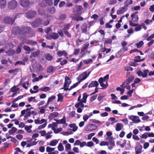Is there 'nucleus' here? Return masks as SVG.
I'll use <instances>...</instances> for the list:
<instances>
[{
  "label": "nucleus",
  "mask_w": 154,
  "mask_h": 154,
  "mask_svg": "<svg viewBox=\"0 0 154 154\" xmlns=\"http://www.w3.org/2000/svg\"><path fill=\"white\" fill-rule=\"evenodd\" d=\"M109 78V75L107 74L104 78L100 77L98 80V82L100 86L103 87L102 89H105L108 86V81Z\"/></svg>",
  "instance_id": "1"
},
{
  "label": "nucleus",
  "mask_w": 154,
  "mask_h": 154,
  "mask_svg": "<svg viewBox=\"0 0 154 154\" xmlns=\"http://www.w3.org/2000/svg\"><path fill=\"white\" fill-rule=\"evenodd\" d=\"M31 108H26V109H24L22 110L21 112V115L20 116V117H21L24 116V120H25L31 116V113L30 110Z\"/></svg>",
  "instance_id": "2"
},
{
  "label": "nucleus",
  "mask_w": 154,
  "mask_h": 154,
  "mask_svg": "<svg viewBox=\"0 0 154 154\" xmlns=\"http://www.w3.org/2000/svg\"><path fill=\"white\" fill-rule=\"evenodd\" d=\"M42 20L40 18H37L31 23V26L34 28L39 26L42 23Z\"/></svg>",
  "instance_id": "3"
},
{
  "label": "nucleus",
  "mask_w": 154,
  "mask_h": 154,
  "mask_svg": "<svg viewBox=\"0 0 154 154\" xmlns=\"http://www.w3.org/2000/svg\"><path fill=\"white\" fill-rule=\"evenodd\" d=\"M17 2L16 1L12 0L9 2L8 6L9 9L12 10L15 9L17 7Z\"/></svg>",
  "instance_id": "4"
},
{
  "label": "nucleus",
  "mask_w": 154,
  "mask_h": 154,
  "mask_svg": "<svg viewBox=\"0 0 154 154\" xmlns=\"http://www.w3.org/2000/svg\"><path fill=\"white\" fill-rule=\"evenodd\" d=\"M31 28L29 26H24L21 29V31L19 32V34L21 35L28 33L29 32Z\"/></svg>",
  "instance_id": "5"
},
{
  "label": "nucleus",
  "mask_w": 154,
  "mask_h": 154,
  "mask_svg": "<svg viewBox=\"0 0 154 154\" xmlns=\"http://www.w3.org/2000/svg\"><path fill=\"white\" fill-rule=\"evenodd\" d=\"M36 12L35 11H30L26 13L25 16L29 19L34 17L36 15Z\"/></svg>",
  "instance_id": "6"
},
{
  "label": "nucleus",
  "mask_w": 154,
  "mask_h": 154,
  "mask_svg": "<svg viewBox=\"0 0 154 154\" xmlns=\"http://www.w3.org/2000/svg\"><path fill=\"white\" fill-rule=\"evenodd\" d=\"M149 72V71L148 69L144 70L143 72L140 70L137 72V73L138 76H142L143 78H145L147 76V74Z\"/></svg>",
  "instance_id": "7"
},
{
  "label": "nucleus",
  "mask_w": 154,
  "mask_h": 154,
  "mask_svg": "<svg viewBox=\"0 0 154 154\" xmlns=\"http://www.w3.org/2000/svg\"><path fill=\"white\" fill-rule=\"evenodd\" d=\"M97 128V126L94 124H88L85 126V129L87 131H91L94 130Z\"/></svg>",
  "instance_id": "8"
},
{
  "label": "nucleus",
  "mask_w": 154,
  "mask_h": 154,
  "mask_svg": "<svg viewBox=\"0 0 154 154\" xmlns=\"http://www.w3.org/2000/svg\"><path fill=\"white\" fill-rule=\"evenodd\" d=\"M71 83V81L69 77L66 76L65 79V82L64 84V88H62L61 89H64V88H68L69 85Z\"/></svg>",
  "instance_id": "9"
},
{
  "label": "nucleus",
  "mask_w": 154,
  "mask_h": 154,
  "mask_svg": "<svg viewBox=\"0 0 154 154\" xmlns=\"http://www.w3.org/2000/svg\"><path fill=\"white\" fill-rule=\"evenodd\" d=\"M129 119L131 120L134 123H137L140 122L139 117L138 116L132 115L128 116Z\"/></svg>",
  "instance_id": "10"
},
{
  "label": "nucleus",
  "mask_w": 154,
  "mask_h": 154,
  "mask_svg": "<svg viewBox=\"0 0 154 154\" xmlns=\"http://www.w3.org/2000/svg\"><path fill=\"white\" fill-rule=\"evenodd\" d=\"M83 9L82 7L80 5L76 6L74 10V13L77 15H80Z\"/></svg>",
  "instance_id": "11"
},
{
  "label": "nucleus",
  "mask_w": 154,
  "mask_h": 154,
  "mask_svg": "<svg viewBox=\"0 0 154 154\" xmlns=\"http://www.w3.org/2000/svg\"><path fill=\"white\" fill-rule=\"evenodd\" d=\"M30 1L29 0H21L20 5L23 7H29L30 5Z\"/></svg>",
  "instance_id": "12"
},
{
  "label": "nucleus",
  "mask_w": 154,
  "mask_h": 154,
  "mask_svg": "<svg viewBox=\"0 0 154 154\" xmlns=\"http://www.w3.org/2000/svg\"><path fill=\"white\" fill-rule=\"evenodd\" d=\"M4 20L5 22L6 23L12 24L14 20L13 18L7 17L4 18Z\"/></svg>",
  "instance_id": "13"
},
{
  "label": "nucleus",
  "mask_w": 154,
  "mask_h": 154,
  "mask_svg": "<svg viewBox=\"0 0 154 154\" xmlns=\"http://www.w3.org/2000/svg\"><path fill=\"white\" fill-rule=\"evenodd\" d=\"M82 80H80L78 82L73 84L72 86H71L69 88H64V90H71L73 88H75L81 82H82Z\"/></svg>",
  "instance_id": "14"
},
{
  "label": "nucleus",
  "mask_w": 154,
  "mask_h": 154,
  "mask_svg": "<svg viewBox=\"0 0 154 154\" xmlns=\"http://www.w3.org/2000/svg\"><path fill=\"white\" fill-rule=\"evenodd\" d=\"M91 72V71H89L88 73L87 71H85L82 73L81 75L83 77L80 80H82V81L85 79L90 74Z\"/></svg>",
  "instance_id": "15"
},
{
  "label": "nucleus",
  "mask_w": 154,
  "mask_h": 154,
  "mask_svg": "<svg viewBox=\"0 0 154 154\" xmlns=\"http://www.w3.org/2000/svg\"><path fill=\"white\" fill-rule=\"evenodd\" d=\"M98 85L99 84L97 81H92L89 85L88 87V88H92L94 87H97Z\"/></svg>",
  "instance_id": "16"
},
{
  "label": "nucleus",
  "mask_w": 154,
  "mask_h": 154,
  "mask_svg": "<svg viewBox=\"0 0 154 154\" xmlns=\"http://www.w3.org/2000/svg\"><path fill=\"white\" fill-rule=\"evenodd\" d=\"M127 8L126 6H124L117 10V13L118 14H120L124 13L126 11V8Z\"/></svg>",
  "instance_id": "17"
},
{
  "label": "nucleus",
  "mask_w": 154,
  "mask_h": 154,
  "mask_svg": "<svg viewBox=\"0 0 154 154\" xmlns=\"http://www.w3.org/2000/svg\"><path fill=\"white\" fill-rule=\"evenodd\" d=\"M21 31V29L18 26H16L13 28L12 30V32L14 35L19 34L20 31Z\"/></svg>",
  "instance_id": "18"
},
{
  "label": "nucleus",
  "mask_w": 154,
  "mask_h": 154,
  "mask_svg": "<svg viewBox=\"0 0 154 154\" xmlns=\"http://www.w3.org/2000/svg\"><path fill=\"white\" fill-rule=\"evenodd\" d=\"M57 54L59 57H61L63 55L65 57H66L68 55L67 52L64 50L62 51L60 50L57 53Z\"/></svg>",
  "instance_id": "19"
},
{
  "label": "nucleus",
  "mask_w": 154,
  "mask_h": 154,
  "mask_svg": "<svg viewBox=\"0 0 154 154\" xmlns=\"http://www.w3.org/2000/svg\"><path fill=\"white\" fill-rule=\"evenodd\" d=\"M58 115V113L57 112H54L52 113L49 115L48 116V119L50 120H51L53 118L57 117Z\"/></svg>",
  "instance_id": "20"
},
{
  "label": "nucleus",
  "mask_w": 154,
  "mask_h": 154,
  "mask_svg": "<svg viewBox=\"0 0 154 154\" xmlns=\"http://www.w3.org/2000/svg\"><path fill=\"white\" fill-rule=\"evenodd\" d=\"M142 146L141 145L137 146L135 148V154H140L142 152Z\"/></svg>",
  "instance_id": "21"
},
{
  "label": "nucleus",
  "mask_w": 154,
  "mask_h": 154,
  "mask_svg": "<svg viewBox=\"0 0 154 154\" xmlns=\"http://www.w3.org/2000/svg\"><path fill=\"white\" fill-rule=\"evenodd\" d=\"M6 0H0V8L1 9H4L6 5Z\"/></svg>",
  "instance_id": "22"
},
{
  "label": "nucleus",
  "mask_w": 154,
  "mask_h": 154,
  "mask_svg": "<svg viewBox=\"0 0 154 154\" xmlns=\"http://www.w3.org/2000/svg\"><path fill=\"white\" fill-rule=\"evenodd\" d=\"M59 140L54 139L51 140L49 145L51 146H55L58 143Z\"/></svg>",
  "instance_id": "23"
},
{
  "label": "nucleus",
  "mask_w": 154,
  "mask_h": 154,
  "mask_svg": "<svg viewBox=\"0 0 154 154\" xmlns=\"http://www.w3.org/2000/svg\"><path fill=\"white\" fill-rule=\"evenodd\" d=\"M123 127V124L120 123H118L116 124V130L117 131H120Z\"/></svg>",
  "instance_id": "24"
},
{
  "label": "nucleus",
  "mask_w": 154,
  "mask_h": 154,
  "mask_svg": "<svg viewBox=\"0 0 154 154\" xmlns=\"http://www.w3.org/2000/svg\"><path fill=\"white\" fill-rule=\"evenodd\" d=\"M131 17L132 18V20L133 22H137L138 20L139 17L137 15L132 14L131 15Z\"/></svg>",
  "instance_id": "25"
},
{
  "label": "nucleus",
  "mask_w": 154,
  "mask_h": 154,
  "mask_svg": "<svg viewBox=\"0 0 154 154\" xmlns=\"http://www.w3.org/2000/svg\"><path fill=\"white\" fill-rule=\"evenodd\" d=\"M134 76L133 75H130L126 79V85H128L134 79Z\"/></svg>",
  "instance_id": "26"
},
{
  "label": "nucleus",
  "mask_w": 154,
  "mask_h": 154,
  "mask_svg": "<svg viewBox=\"0 0 154 154\" xmlns=\"http://www.w3.org/2000/svg\"><path fill=\"white\" fill-rule=\"evenodd\" d=\"M69 126L71 128H72V130L73 132H75L78 129V127L76 126L75 124H71L69 125Z\"/></svg>",
  "instance_id": "27"
},
{
  "label": "nucleus",
  "mask_w": 154,
  "mask_h": 154,
  "mask_svg": "<svg viewBox=\"0 0 154 154\" xmlns=\"http://www.w3.org/2000/svg\"><path fill=\"white\" fill-rule=\"evenodd\" d=\"M56 10L54 7H51L49 8L48 9L47 12L51 14H53L55 12Z\"/></svg>",
  "instance_id": "28"
},
{
  "label": "nucleus",
  "mask_w": 154,
  "mask_h": 154,
  "mask_svg": "<svg viewBox=\"0 0 154 154\" xmlns=\"http://www.w3.org/2000/svg\"><path fill=\"white\" fill-rule=\"evenodd\" d=\"M83 103H84V102H82V100H81V101L79 102L78 103L75 104V108H78L79 106L83 108L85 106L84 105Z\"/></svg>",
  "instance_id": "29"
},
{
  "label": "nucleus",
  "mask_w": 154,
  "mask_h": 154,
  "mask_svg": "<svg viewBox=\"0 0 154 154\" xmlns=\"http://www.w3.org/2000/svg\"><path fill=\"white\" fill-rule=\"evenodd\" d=\"M5 53L8 55L11 56L14 54L15 53V51L14 50L10 49L7 51Z\"/></svg>",
  "instance_id": "30"
},
{
  "label": "nucleus",
  "mask_w": 154,
  "mask_h": 154,
  "mask_svg": "<svg viewBox=\"0 0 154 154\" xmlns=\"http://www.w3.org/2000/svg\"><path fill=\"white\" fill-rule=\"evenodd\" d=\"M45 58L46 60L48 61L52 60L53 59V56L49 53H48L45 55Z\"/></svg>",
  "instance_id": "31"
},
{
  "label": "nucleus",
  "mask_w": 154,
  "mask_h": 154,
  "mask_svg": "<svg viewBox=\"0 0 154 154\" xmlns=\"http://www.w3.org/2000/svg\"><path fill=\"white\" fill-rule=\"evenodd\" d=\"M17 131V129L14 127H13L11 129L8 131L9 134L11 135L15 133Z\"/></svg>",
  "instance_id": "32"
},
{
  "label": "nucleus",
  "mask_w": 154,
  "mask_h": 154,
  "mask_svg": "<svg viewBox=\"0 0 154 154\" xmlns=\"http://www.w3.org/2000/svg\"><path fill=\"white\" fill-rule=\"evenodd\" d=\"M87 24L86 23H84L82 24V32L86 33L87 31Z\"/></svg>",
  "instance_id": "33"
},
{
  "label": "nucleus",
  "mask_w": 154,
  "mask_h": 154,
  "mask_svg": "<svg viewBox=\"0 0 154 154\" xmlns=\"http://www.w3.org/2000/svg\"><path fill=\"white\" fill-rule=\"evenodd\" d=\"M55 71L53 66H51L48 67L47 69V72L48 73H51Z\"/></svg>",
  "instance_id": "34"
},
{
  "label": "nucleus",
  "mask_w": 154,
  "mask_h": 154,
  "mask_svg": "<svg viewBox=\"0 0 154 154\" xmlns=\"http://www.w3.org/2000/svg\"><path fill=\"white\" fill-rule=\"evenodd\" d=\"M66 123V118L65 116H64L61 119L58 120L57 124H64Z\"/></svg>",
  "instance_id": "35"
},
{
  "label": "nucleus",
  "mask_w": 154,
  "mask_h": 154,
  "mask_svg": "<svg viewBox=\"0 0 154 154\" xmlns=\"http://www.w3.org/2000/svg\"><path fill=\"white\" fill-rule=\"evenodd\" d=\"M89 44L88 42L85 43L82 46L81 49V52H83L86 50L88 47Z\"/></svg>",
  "instance_id": "36"
},
{
  "label": "nucleus",
  "mask_w": 154,
  "mask_h": 154,
  "mask_svg": "<svg viewBox=\"0 0 154 154\" xmlns=\"http://www.w3.org/2000/svg\"><path fill=\"white\" fill-rule=\"evenodd\" d=\"M50 36L53 39H56L58 38L59 37V35L56 33H52L50 35Z\"/></svg>",
  "instance_id": "37"
},
{
  "label": "nucleus",
  "mask_w": 154,
  "mask_h": 154,
  "mask_svg": "<svg viewBox=\"0 0 154 154\" xmlns=\"http://www.w3.org/2000/svg\"><path fill=\"white\" fill-rule=\"evenodd\" d=\"M88 95H87L86 93H84L83 94V98L81 100H82V102L85 103L86 102L88 96Z\"/></svg>",
  "instance_id": "38"
},
{
  "label": "nucleus",
  "mask_w": 154,
  "mask_h": 154,
  "mask_svg": "<svg viewBox=\"0 0 154 154\" xmlns=\"http://www.w3.org/2000/svg\"><path fill=\"white\" fill-rule=\"evenodd\" d=\"M39 90L42 91L47 92L49 91L50 90V88L49 87H45L40 88Z\"/></svg>",
  "instance_id": "39"
},
{
  "label": "nucleus",
  "mask_w": 154,
  "mask_h": 154,
  "mask_svg": "<svg viewBox=\"0 0 154 154\" xmlns=\"http://www.w3.org/2000/svg\"><path fill=\"white\" fill-rule=\"evenodd\" d=\"M57 148L58 150L60 151L61 152L64 150V148L62 143H60L59 144Z\"/></svg>",
  "instance_id": "40"
},
{
  "label": "nucleus",
  "mask_w": 154,
  "mask_h": 154,
  "mask_svg": "<svg viewBox=\"0 0 154 154\" xmlns=\"http://www.w3.org/2000/svg\"><path fill=\"white\" fill-rule=\"evenodd\" d=\"M70 24L69 23H67L65 24L63 26V29L64 31H67L70 28Z\"/></svg>",
  "instance_id": "41"
},
{
  "label": "nucleus",
  "mask_w": 154,
  "mask_h": 154,
  "mask_svg": "<svg viewBox=\"0 0 154 154\" xmlns=\"http://www.w3.org/2000/svg\"><path fill=\"white\" fill-rule=\"evenodd\" d=\"M32 128V125H30L29 126L26 125L24 127L25 130L28 133H30L31 132V131H30V130Z\"/></svg>",
  "instance_id": "42"
},
{
  "label": "nucleus",
  "mask_w": 154,
  "mask_h": 154,
  "mask_svg": "<svg viewBox=\"0 0 154 154\" xmlns=\"http://www.w3.org/2000/svg\"><path fill=\"white\" fill-rule=\"evenodd\" d=\"M143 41H140L139 42L135 44V45L137 48H139L141 47L143 45Z\"/></svg>",
  "instance_id": "43"
},
{
  "label": "nucleus",
  "mask_w": 154,
  "mask_h": 154,
  "mask_svg": "<svg viewBox=\"0 0 154 154\" xmlns=\"http://www.w3.org/2000/svg\"><path fill=\"white\" fill-rule=\"evenodd\" d=\"M39 14L41 15H44L45 13V11L43 9H39L38 11Z\"/></svg>",
  "instance_id": "44"
},
{
  "label": "nucleus",
  "mask_w": 154,
  "mask_h": 154,
  "mask_svg": "<svg viewBox=\"0 0 154 154\" xmlns=\"http://www.w3.org/2000/svg\"><path fill=\"white\" fill-rule=\"evenodd\" d=\"M55 149V148H51L49 146H47L46 148V151L47 152H52Z\"/></svg>",
  "instance_id": "45"
},
{
  "label": "nucleus",
  "mask_w": 154,
  "mask_h": 154,
  "mask_svg": "<svg viewBox=\"0 0 154 154\" xmlns=\"http://www.w3.org/2000/svg\"><path fill=\"white\" fill-rule=\"evenodd\" d=\"M58 100L57 101L62 102L63 101V96H62L61 94H59L57 95Z\"/></svg>",
  "instance_id": "46"
},
{
  "label": "nucleus",
  "mask_w": 154,
  "mask_h": 154,
  "mask_svg": "<svg viewBox=\"0 0 154 154\" xmlns=\"http://www.w3.org/2000/svg\"><path fill=\"white\" fill-rule=\"evenodd\" d=\"M23 48L24 50L28 52H29L27 54H29L31 51V49L29 46L26 45H24L23 47Z\"/></svg>",
  "instance_id": "47"
},
{
  "label": "nucleus",
  "mask_w": 154,
  "mask_h": 154,
  "mask_svg": "<svg viewBox=\"0 0 154 154\" xmlns=\"http://www.w3.org/2000/svg\"><path fill=\"white\" fill-rule=\"evenodd\" d=\"M134 61L135 62H140L142 61L140 60V57L139 56L135 57L134 60Z\"/></svg>",
  "instance_id": "48"
},
{
  "label": "nucleus",
  "mask_w": 154,
  "mask_h": 154,
  "mask_svg": "<svg viewBox=\"0 0 154 154\" xmlns=\"http://www.w3.org/2000/svg\"><path fill=\"white\" fill-rule=\"evenodd\" d=\"M71 145L69 143L67 144L65 146V151L66 152L68 151L71 149Z\"/></svg>",
  "instance_id": "49"
},
{
  "label": "nucleus",
  "mask_w": 154,
  "mask_h": 154,
  "mask_svg": "<svg viewBox=\"0 0 154 154\" xmlns=\"http://www.w3.org/2000/svg\"><path fill=\"white\" fill-rule=\"evenodd\" d=\"M132 3L133 1L132 0H127L124 3V4H125V6H126L127 8L129 5L131 4Z\"/></svg>",
  "instance_id": "50"
},
{
  "label": "nucleus",
  "mask_w": 154,
  "mask_h": 154,
  "mask_svg": "<svg viewBox=\"0 0 154 154\" xmlns=\"http://www.w3.org/2000/svg\"><path fill=\"white\" fill-rule=\"evenodd\" d=\"M89 121L93 123H96L97 124H100L101 123L100 121L98 120H96L95 119H91L89 120Z\"/></svg>",
  "instance_id": "51"
},
{
  "label": "nucleus",
  "mask_w": 154,
  "mask_h": 154,
  "mask_svg": "<svg viewBox=\"0 0 154 154\" xmlns=\"http://www.w3.org/2000/svg\"><path fill=\"white\" fill-rule=\"evenodd\" d=\"M109 144V143L107 141H102L100 143V146H108Z\"/></svg>",
  "instance_id": "52"
},
{
  "label": "nucleus",
  "mask_w": 154,
  "mask_h": 154,
  "mask_svg": "<svg viewBox=\"0 0 154 154\" xmlns=\"http://www.w3.org/2000/svg\"><path fill=\"white\" fill-rule=\"evenodd\" d=\"M29 84L28 82H26L22 84V87L25 89L27 90L28 89V86Z\"/></svg>",
  "instance_id": "53"
},
{
  "label": "nucleus",
  "mask_w": 154,
  "mask_h": 154,
  "mask_svg": "<svg viewBox=\"0 0 154 154\" xmlns=\"http://www.w3.org/2000/svg\"><path fill=\"white\" fill-rule=\"evenodd\" d=\"M18 90V88H16V86H14L11 88L10 91H11L12 92L16 93Z\"/></svg>",
  "instance_id": "54"
},
{
  "label": "nucleus",
  "mask_w": 154,
  "mask_h": 154,
  "mask_svg": "<svg viewBox=\"0 0 154 154\" xmlns=\"http://www.w3.org/2000/svg\"><path fill=\"white\" fill-rule=\"evenodd\" d=\"M66 15L65 14H61L59 17V20H63L66 18Z\"/></svg>",
  "instance_id": "55"
},
{
  "label": "nucleus",
  "mask_w": 154,
  "mask_h": 154,
  "mask_svg": "<svg viewBox=\"0 0 154 154\" xmlns=\"http://www.w3.org/2000/svg\"><path fill=\"white\" fill-rule=\"evenodd\" d=\"M123 53L122 51V50L120 49L116 54L115 55L116 57H119L123 54Z\"/></svg>",
  "instance_id": "56"
},
{
  "label": "nucleus",
  "mask_w": 154,
  "mask_h": 154,
  "mask_svg": "<svg viewBox=\"0 0 154 154\" xmlns=\"http://www.w3.org/2000/svg\"><path fill=\"white\" fill-rule=\"evenodd\" d=\"M56 98V97L55 96L52 95L51 97H49L48 100V102H51L54 100Z\"/></svg>",
  "instance_id": "57"
},
{
  "label": "nucleus",
  "mask_w": 154,
  "mask_h": 154,
  "mask_svg": "<svg viewBox=\"0 0 154 154\" xmlns=\"http://www.w3.org/2000/svg\"><path fill=\"white\" fill-rule=\"evenodd\" d=\"M92 60L91 59H89L84 60V62L85 64H88L92 62Z\"/></svg>",
  "instance_id": "58"
},
{
  "label": "nucleus",
  "mask_w": 154,
  "mask_h": 154,
  "mask_svg": "<svg viewBox=\"0 0 154 154\" xmlns=\"http://www.w3.org/2000/svg\"><path fill=\"white\" fill-rule=\"evenodd\" d=\"M62 128H57V129H56L55 128L54 130V133L56 134L58 133L59 132L62 131Z\"/></svg>",
  "instance_id": "59"
},
{
  "label": "nucleus",
  "mask_w": 154,
  "mask_h": 154,
  "mask_svg": "<svg viewBox=\"0 0 154 154\" xmlns=\"http://www.w3.org/2000/svg\"><path fill=\"white\" fill-rule=\"evenodd\" d=\"M83 18L80 16H78L76 17L75 19L77 21H82L83 20Z\"/></svg>",
  "instance_id": "60"
},
{
  "label": "nucleus",
  "mask_w": 154,
  "mask_h": 154,
  "mask_svg": "<svg viewBox=\"0 0 154 154\" xmlns=\"http://www.w3.org/2000/svg\"><path fill=\"white\" fill-rule=\"evenodd\" d=\"M20 45L18 46V47L16 49V53L17 54H19L21 52V50L20 47L21 45L20 44Z\"/></svg>",
  "instance_id": "61"
},
{
  "label": "nucleus",
  "mask_w": 154,
  "mask_h": 154,
  "mask_svg": "<svg viewBox=\"0 0 154 154\" xmlns=\"http://www.w3.org/2000/svg\"><path fill=\"white\" fill-rule=\"evenodd\" d=\"M47 125L46 123H45L43 124L39 125L38 128V129L39 130L41 129H43L44 128H45Z\"/></svg>",
  "instance_id": "62"
},
{
  "label": "nucleus",
  "mask_w": 154,
  "mask_h": 154,
  "mask_svg": "<svg viewBox=\"0 0 154 154\" xmlns=\"http://www.w3.org/2000/svg\"><path fill=\"white\" fill-rule=\"evenodd\" d=\"M141 26L140 25H138H138H137V26H136V27L135 28V30L136 31H139L141 30Z\"/></svg>",
  "instance_id": "63"
},
{
  "label": "nucleus",
  "mask_w": 154,
  "mask_h": 154,
  "mask_svg": "<svg viewBox=\"0 0 154 154\" xmlns=\"http://www.w3.org/2000/svg\"><path fill=\"white\" fill-rule=\"evenodd\" d=\"M57 32L58 33L61 37H63V36L64 35L63 32L61 29H58L57 30Z\"/></svg>",
  "instance_id": "64"
}]
</instances>
